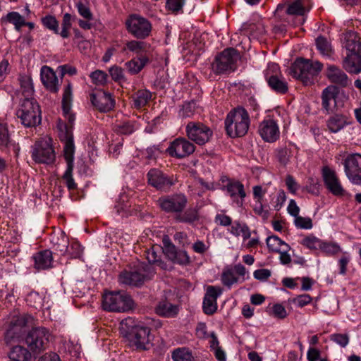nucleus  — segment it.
Returning a JSON list of instances; mask_svg holds the SVG:
<instances>
[{"label":"nucleus","mask_w":361,"mask_h":361,"mask_svg":"<svg viewBox=\"0 0 361 361\" xmlns=\"http://www.w3.org/2000/svg\"><path fill=\"white\" fill-rule=\"evenodd\" d=\"M343 47L348 51L343 61V68L349 73L361 71V39L357 32L348 31L344 35Z\"/></svg>","instance_id":"nucleus-1"},{"label":"nucleus","mask_w":361,"mask_h":361,"mask_svg":"<svg viewBox=\"0 0 361 361\" xmlns=\"http://www.w3.org/2000/svg\"><path fill=\"white\" fill-rule=\"evenodd\" d=\"M322 68L323 64L319 61L298 58L291 64L288 73L304 85H309L314 82Z\"/></svg>","instance_id":"nucleus-2"},{"label":"nucleus","mask_w":361,"mask_h":361,"mask_svg":"<svg viewBox=\"0 0 361 361\" xmlns=\"http://www.w3.org/2000/svg\"><path fill=\"white\" fill-rule=\"evenodd\" d=\"M225 128L231 137L244 136L250 126V116L247 111L238 106L230 111L225 119Z\"/></svg>","instance_id":"nucleus-3"},{"label":"nucleus","mask_w":361,"mask_h":361,"mask_svg":"<svg viewBox=\"0 0 361 361\" xmlns=\"http://www.w3.org/2000/svg\"><path fill=\"white\" fill-rule=\"evenodd\" d=\"M40 106L35 99H21L16 115L21 123L27 128L35 127L41 123Z\"/></svg>","instance_id":"nucleus-4"},{"label":"nucleus","mask_w":361,"mask_h":361,"mask_svg":"<svg viewBox=\"0 0 361 361\" xmlns=\"http://www.w3.org/2000/svg\"><path fill=\"white\" fill-rule=\"evenodd\" d=\"M133 300L125 291L105 293L102 298L104 310L110 312H127L133 307Z\"/></svg>","instance_id":"nucleus-5"},{"label":"nucleus","mask_w":361,"mask_h":361,"mask_svg":"<svg viewBox=\"0 0 361 361\" xmlns=\"http://www.w3.org/2000/svg\"><path fill=\"white\" fill-rule=\"evenodd\" d=\"M239 59V54L235 49H226L215 57L212 63V71L216 74L233 72L237 68V62Z\"/></svg>","instance_id":"nucleus-6"},{"label":"nucleus","mask_w":361,"mask_h":361,"mask_svg":"<svg viewBox=\"0 0 361 361\" xmlns=\"http://www.w3.org/2000/svg\"><path fill=\"white\" fill-rule=\"evenodd\" d=\"M125 337L129 345L139 350H148L152 345L150 329L143 325H135L128 327Z\"/></svg>","instance_id":"nucleus-7"},{"label":"nucleus","mask_w":361,"mask_h":361,"mask_svg":"<svg viewBox=\"0 0 361 361\" xmlns=\"http://www.w3.org/2000/svg\"><path fill=\"white\" fill-rule=\"evenodd\" d=\"M154 273L151 265L141 263L136 270L121 272L118 279L122 284L138 287L142 286L145 280L149 279Z\"/></svg>","instance_id":"nucleus-8"},{"label":"nucleus","mask_w":361,"mask_h":361,"mask_svg":"<svg viewBox=\"0 0 361 361\" xmlns=\"http://www.w3.org/2000/svg\"><path fill=\"white\" fill-rule=\"evenodd\" d=\"M31 157L36 164H51L56 159V154L51 145V140L40 139L31 147Z\"/></svg>","instance_id":"nucleus-9"},{"label":"nucleus","mask_w":361,"mask_h":361,"mask_svg":"<svg viewBox=\"0 0 361 361\" xmlns=\"http://www.w3.org/2000/svg\"><path fill=\"white\" fill-rule=\"evenodd\" d=\"M75 145L72 135H67L64 142L63 156L67 163L66 170L63 176L66 185L69 190H75L77 184L73 178Z\"/></svg>","instance_id":"nucleus-10"},{"label":"nucleus","mask_w":361,"mask_h":361,"mask_svg":"<svg viewBox=\"0 0 361 361\" xmlns=\"http://www.w3.org/2000/svg\"><path fill=\"white\" fill-rule=\"evenodd\" d=\"M49 336V332L46 328H33L27 333L25 343L33 353H40L47 348Z\"/></svg>","instance_id":"nucleus-11"},{"label":"nucleus","mask_w":361,"mask_h":361,"mask_svg":"<svg viewBox=\"0 0 361 361\" xmlns=\"http://www.w3.org/2000/svg\"><path fill=\"white\" fill-rule=\"evenodd\" d=\"M128 32L134 37L143 39L149 36L152 31V24L146 18L138 16L131 15L126 21Z\"/></svg>","instance_id":"nucleus-12"},{"label":"nucleus","mask_w":361,"mask_h":361,"mask_svg":"<svg viewBox=\"0 0 361 361\" xmlns=\"http://www.w3.org/2000/svg\"><path fill=\"white\" fill-rule=\"evenodd\" d=\"M264 76L269 87L277 94H284L288 91V82L280 73L278 64L272 63L268 65Z\"/></svg>","instance_id":"nucleus-13"},{"label":"nucleus","mask_w":361,"mask_h":361,"mask_svg":"<svg viewBox=\"0 0 361 361\" xmlns=\"http://www.w3.org/2000/svg\"><path fill=\"white\" fill-rule=\"evenodd\" d=\"M34 318L28 314H23L14 317L5 334L6 343L18 340L24 333V329L33 324Z\"/></svg>","instance_id":"nucleus-14"},{"label":"nucleus","mask_w":361,"mask_h":361,"mask_svg":"<svg viewBox=\"0 0 361 361\" xmlns=\"http://www.w3.org/2000/svg\"><path fill=\"white\" fill-rule=\"evenodd\" d=\"M188 137L199 145L208 142L213 132L209 127L200 122H189L185 126Z\"/></svg>","instance_id":"nucleus-15"},{"label":"nucleus","mask_w":361,"mask_h":361,"mask_svg":"<svg viewBox=\"0 0 361 361\" xmlns=\"http://www.w3.org/2000/svg\"><path fill=\"white\" fill-rule=\"evenodd\" d=\"M344 170L353 184L361 185V154L348 155L344 161Z\"/></svg>","instance_id":"nucleus-16"},{"label":"nucleus","mask_w":361,"mask_h":361,"mask_svg":"<svg viewBox=\"0 0 361 361\" xmlns=\"http://www.w3.org/2000/svg\"><path fill=\"white\" fill-rule=\"evenodd\" d=\"M188 200L183 194L161 197L157 204L166 212L180 213L186 206Z\"/></svg>","instance_id":"nucleus-17"},{"label":"nucleus","mask_w":361,"mask_h":361,"mask_svg":"<svg viewBox=\"0 0 361 361\" xmlns=\"http://www.w3.org/2000/svg\"><path fill=\"white\" fill-rule=\"evenodd\" d=\"M195 146L185 137H178L170 143L166 152L172 157L183 159L192 154Z\"/></svg>","instance_id":"nucleus-18"},{"label":"nucleus","mask_w":361,"mask_h":361,"mask_svg":"<svg viewBox=\"0 0 361 361\" xmlns=\"http://www.w3.org/2000/svg\"><path fill=\"white\" fill-rule=\"evenodd\" d=\"M322 177L326 188L336 197H342L346 195V191L343 188L335 171L328 166L322 169Z\"/></svg>","instance_id":"nucleus-19"},{"label":"nucleus","mask_w":361,"mask_h":361,"mask_svg":"<svg viewBox=\"0 0 361 361\" xmlns=\"http://www.w3.org/2000/svg\"><path fill=\"white\" fill-rule=\"evenodd\" d=\"M92 104L101 112L110 111L115 106V100L110 93L98 90L90 95Z\"/></svg>","instance_id":"nucleus-20"},{"label":"nucleus","mask_w":361,"mask_h":361,"mask_svg":"<svg viewBox=\"0 0 361 361\" xmlns=\"http://www.w3.org/2000/svg\"><path fill=\"white\" fill-rule=\"evenodd\" d=\"M338 89L335 85H329L322 92V106L327 114L334 113L340 106L337 97Z\"/></svg>","instance_id":"nucleus-21"},{"label":"nucleus","mask_w":361,"mask_h":361,"mask_svg":"<svg viewBox=\"0 0 361 361\" xmlns=\"http://www.w3.org/2000/svg\"><path fill=\"white\" fill-rule=\"evenodd\" d=\"M258 133L262 140L267 142H276L280 136L279 126L273 119H264L259 125Z\"/></svg>","instance_id":"nucleus-22"},{"label":"nucleus","mask_w":361,"mask_h":361,"mask_svg":"<svg viewBox=\"0 0 361 361\" xmlns=\"http://www.w3.org/2000/svg\"><path fill=\"white\" fill-rule=\"evenodd\" d=\"M222 288L209 286L203 300V311L206 314H213L217 310V298L222 294Z\"/></svg>","instance_id":"nucleus-23"},{"label":"nucleus","mask_w":361,"mask_h":361,"mask_svg":"<svg viewBox=\"0 0 361 361\" xmlns=\"http://www.w3.org/2000/svg\"><path fill=\"white\" fill-rule=\"evenodd\" d=\"M164 252L166 257L173 263L180 265H186L190 262V257L185 250H177L176 246L170 240L164 239Z\"/></svg>","instance_id":"nucleus-24"},{"label":"nucleus","mask_w":361,"mask_h":361,"mask_svg":"<svg viewBox=\"0 0 361 361\" xmlns=\"http://www.w3.org/2000/svg\"><path fill=\"white\" fill-rule=\"evenodd\" d=\"M325 75L329 81L337 87H346L351 85V80L346 73L335 65H328Z\"/></svg>","instance_id":"nucleus-25"},{"label":"nucleus","mask_w":361,"mask_h":361,"mask_svg":"<svg viewBox=\"0 0 361 361\" xmlns=\"http://www.w3.org/2000/svg\"><path fill=\"white\" fill-rule=\"evenodd\" d=\"M148 183L157 190H166L173 185L170 178L157 169H152L147 174Z\"/></svg>","instance_id":"nucleus-26"},{"label":"nucleus","mask_w":361,"mask_h":361,"mask_svg":"<svg viewBox=\"0 0 361 361\" xmlns=\"http://www.w3.org/2000/svg\"><path fill=\"white\" fill-rule=\"evenodd\" d=\"M40 76L42 84L49 91L53 93H56L59 91V82L53 69L47 66H42Z\"/></svg>","instance_id":"nucleus-27"},{"label":"nucleus","mask_w":361,"mask_h":361,"mask_svg":"<svg viewBox=\"0 0 361 361\" xmlns=\"http://www.w3.org/2000/svg\"><path fill=\"white\" fill-rule=\"evenodd\" d=\"M225 188L233 200L235 202L238 206L242 205L243 200L246 195L243 185L239 181L228 180Z\"/></svg>","instance_id":"nucleus-28"},{"label":"nucleus","mask_w":361,"mask_h":361,"mask_svg":"<svg viewBox=\"0 0 361 361\" xmlns=\"http://www.w3.org/2000/svg\"><path fill=\"white\" fill-rule=\"evenodd\" d=\"M35 268L37 270L47 269L51 267L52 252L49 250L40 251L33 255Z\"/></svg>","instance_id":"nucleus-29"},{"label":"nucleus","mask_w":361,"mask_h":361,"mask_svg":"<svg viewBox=\"0 0 361 361\" xmlns=\"http://www.w3.org/2000/svg\"><path fill=\"white\" fill-rule=\"evenodd\" d=\"M309 0H290L288 3L286 13L288 15L303 16L310 10L307 6Z\"/></svg>","instance_id":"nucleus-30"},{"label":"nucleus","mask_w":361,"mask_h":361,"mask_svg":"<svg viewBox=\"0 0 361 361\" xmlns=\"http://www.w3.org/2000/svg\"><path fill=\"white\" fill-rule=\"evenodd\" d=\"M326 127L332 133H336L348 124L347 117L343 114H335L326 120Z\"/></svg>","instance_id":"nucleus-31"},{"label":"nucleus","mask_w":361,"mask_h":361,"mask_svg":"<svg viewBox=\"0 0 361 361\" xmlns=\"http://www.w3.org/2000/svg\"><path fill=\"white\" fill-rule=\"evenodd\" d=\"M155 312L164 317H173L178 312V307L173 305L167 300H162L159 302L156 308Z\"/></svg>","instance_id":"nucleus-32"},{"label":"nucleus","mask_w":361,"mask_h":361,"mask_svg":"<svg viewBox=\"0 0 361 361\" xmlns=\"http://www.w3.org/2000/svg\"><path fill=\"white\" fill-rule=\"evenodd\" d=\"M149 44L147 42L141 40H130L128 41L122 51L124 52L126 50H128L130 52H133L137 55L140 56H146L144 54H146L147 50L149 48Z\"/></svg>","instance_id":"nucleus-33"},{"label":"nucleus","mask_w":361,"mask_h":361,"mask_svg":"<svg viewBox=\"0 0 361 361\" xmlns=\"http://www.w3.org/2000/svg\"><path fill=\"white\" fill-rule=\"evenodd\" d=\"M149 59L147 56H140L136 59H133L125 63L129 73L136 75L139 73L142 68L149 63Z\"/></svg>","instance_id":"nucleus-34"},{"label":"nucleus","mask_w":361,"mask_h":361,"mask_svg":"<svg viewBox=\"0 0 361 361\" xmlns=\"http://www.w3.org/2000/svg\"><path fill=\"white\" fill-rule=\"evenodd\" d=\"M30 352L21 345H16L8 353V357L16 361H30L31 359Z\"/></svg>","instance_id":"nucleus-35"},{"label":"nucleus","mask_w":361,"mask_h":361,"mask_svg":"<svg viewBox=\"0 0 361 361\" xmlns=\"http://www.w3.org/2000/svg\"><path fill=\"white\" fill-rule=\"evenodd\" d=\"M152 94L147 90H140L132 96L133 105L135 108L140 109L145 106L151 99Z\"/></svg>","instance_id":"nucleus-36"},{"label":"nucleus","mask_w":361,"mask_h":361,"mask_svg":"<svg viewBox=\"0 0 361 361\" xmlns=\"http://www.w3.org/2000/svg\"><path fill=\"white\" fill-rule=\"evenodd\" d=\"M1 21L13 24L17 31H20L21 27L25 25L23 16L16 11L9 12L6 16L1 18Z\"/></svg>","instance_id":"nucleus-37"},{"label":"nucleus","mask_w":361,"mask_h":361,"mask_svg":"<svg viewBox=\"0 0 361 361\" xmlns=\"http://www.w3.org/2000/svg\"><path fill=\"white\" fill-rule=\"evenodd\" d=\"M114 131L121 135H130L135 130V122L130 120L118 121L114 127Z\"/></svg>","instance_id":"nucleus-38"},{"label":"nucleus","mask_w":361,"mask_h":361,"mask_svg":"<svg viewBox=\"0 0 361 361\" xmlns=\"http://www.w3.org/2000/svg\"><path fill=\"white\" fill-rule=\"evenodd\" d=\"M267 245L269 250L272 252H281L283 247L290 250V247L276 235L269 236L267 238Z\"/></svg>","instance_id":"nucleus-39"},{"label":"nucleus","mask_w":361,"mask_h":361,"mask_svg":"<svg viewBox=\"0 0 361 361\" xmlns=\"http://www.w3.org/2000/svg\"><path fill=\"white\" fill-rule=\"evenodd\" d=\"M316 47L320 54L326 57H331L334 52L331 44L323 36H319L316 39Z\"/></svg>","instance_id":"nucleus-40"},{"label":"nucleus","mask_w":361,"mask_h":361,"mask_svg":"<svg viewBox=\"0 0 361 361\" xmlns=\"http://www.w3.org/2000/svg\"><path fill=\"white\" fill-rule=\"evenodd\" d=\"M242 30L249 33L254 37H258L265 33V29L262 23H244L242 25Z\"/></svg>","instance_id":"nucleus-41"},{"label":"nucleus","mask_w":361,"mask_h":361,"mask_svg":"<svg viewBox=\"0 0 361 361\" xmlns=\"http://www.w3.org/2000/svg\"><path fill=\"white\" fill-rule=\"evenodd\" d=\"M172 359L173 361H194L192 353L185 348L176 349L172 353Z\"/></svg>","instance_id":"nucleus-42"},{"label":"nucleus","mask_w":361,"mask_h":361,"mask_svg":"<svg viewBox=\"0 0 361 361\" xmlns=\"http://www.w3.org/2000/svg\"><path fill=\"white\" fill-rule=\"evenodd\" d=\"M20 88L23 98L21 99H35L33 85L30 79L25 78L20 81Z\"/></svg>","instance_id":"nucleus-43"},{"label":"nucleus","mask_w":361,"mask_h":361,"mask_svg":"<svg viewBox=\"0 0 361 361\" xmlns=\"http://www.w3.org/2000/svg\"><path fill=\"white\" fill-rule=\"evenodd\" d=\"M319 250L326 255H334L341 251L340 245L334 242L322 241Z\"/></svg>","instance_id":"nucleus-44"},{"label":"nucleus","mask_w":361,"mask_h":361,"mask_svg":"<svg viewBox=\"0 0 361 361\" xmlns=\"http://www.w3.org/2000/svg\"><path fill=\"white\" fill-rule=\"evenodd\" d=\"M109 71L112 80L115 82L119 84H123L127 82V79L125 77L122 68L114 66L109 68Z\"/></svg>","instance_id":"nucleus-45"},{"label":"nucleus","mask_w":361,"mask_h":361,"mask_svg":"<svg viewBox=\"0 0 361 361\" xmlns=\"http://www.w3.org/2000/svg\"><path fill=\"white\" fill-rule=\"evenodd\" d=\"M322 240L314 236L308 235L304 238L300 243L308 249L317 250H319Z\"/></svg>","instance_id":"nucleus-46"},{"label":"nucleus","mask_w":361,"mask_h":361,"mask_svg":"<svg viewBox=\"0 0 361 361\" xmlns=\"http://www.w3.org/2000/svg\"><path fill=\"white\" fill-rule=\"evenodd\" d=\"M43 25L47 29L53 31L55 34L59 35V22L53 16H46L42 18Z\"/></svg>","instance_id":"nucleus-47"},{"label":"nucleus","mask_w":361,"mask_h":361,"mask_svg":"<svg viewBox=\"0 0 361 361\" xmlns=\"http://www.w3.org/2000/svg\"><path fill=\"white\" fill-rule=\"evenodd\" d=\"M72 97V85L68 83L63 90L62 106L64 113L67 114L71 109V102Z\"/></svg>","instance_id":"nucleus-48"},{"label":"nucleus","mask_w":361,"mask_h":361,"mask_svg":"<svg viewBox=\"0 0 361 361\" xmlns=\"http://www.w3.org/2000/svg\"><path fill=\"white\" fill-rule=\"evenodd\" d=\"M221 281L224 286L230 288L232 285L238 282V277L232 269H228L223 271Z\"/></svg>","instance_id":"nucleus-49"},{"label":"nucleus","mask_w":361,"mask_h":361,"mask_svg":"<svg viewBox=\"0 0 361 361\" xmlns=\"http://www.w3.org/2000/svg\"><path fill=\"white\" fill-rule=\"evenodd\" d=\"M90 78L93 83L97 85H104L106 83L108 75L101 70H96L91 73Z\"/></svg>","instance_id":"nucleus-50"},{"label":"nucleus","mask_w":361,"mask_h":361,"mask_svg":"<svg viewBox=\"0 0 361 361\" xmlns=\"http://www.w3.org/2000/svg\"><path fill=\"white\" fill-rule=\"evenodd\" d=\"M176 219L180 222L192 223L197 219V216L195 210L188 209L184 213L177 215Z\"/></svg>","instance_id":"nucleus-51"},{"label":"nucleus","mask_w":361,"mask_h":361,"mask_svg":"<svg viewBox=\"0 0 361 361\" xmlns=\"http://www.w3.org/2000/svg\"><path fill=\"white\" fill-rule=\"evenodd\" d=\"M10 142L7 124L0 122V146L7 147Z\"/></svg>","instance_id":"nucleus-52"},{"label":"nucleus","mask_w":361,"mask_h":361,"mask_svg":"<svg viewBox=\"0 0 361 361\" xmlns=\"http://www.w3.org/2000/svg\"><path fill=\"white\" fill-rule=\"evenodd\" d=\"M72 16L70 13H65L63 17L62 30L59 32V35L63 38H68L69 37V29L71 27Z\"/></svg>","instance_id":"nucleus-53"},{"label":"nucleus","mask_w":361,"mask_h":361,"mask_svg":"<svg viewBox=\"0 0 361 361\" xmlns=\"http://www.w3.org/2000/svg\"><path fill=\"white\" fill-rule=\"evenodd\" d=\"M54 249L59 252L60 255H63L68 251V239L61 234V238H58L56 242L53 241Z\"/></svg>","instance_id":"nucleus-54"},{"label":"nucleus","mask_w":361,"mask_h":361,"mask_svg":"<svg viewBox=\"0 0 361 361\" xmlns=\"http://www.w3.org/2000/svg\"><path fill=\"white\" fill-rule=\"evenodd\" d=\"M277 157L279 162L283 165H286L290 161L292 155L291 151L287 147H280L276 149Z\"/></svg>","instance_id":"nucleus-55"},{"label":"nucleus","mask_w":361,"mask_h":361,"mask_svg":"<svg viewBox=\"0 0 361 361\" xmlns=\"http://www.w3.org/2000/svg\"><path fill=\"white\" fill-rule=\"evenodd\" d=\"M78 13L85 20H93V14L90 8L81 1H78L75 5Z\"/></svg>","instance_id":"nucleus-56"},{"label":"nucleus","mask_w":361,"mask_h":361,"mask_svg":"<svg viewBox=\"0 0 361 361\" xmlns=\"http://www.w3.org/2000/svg\"><path fill=\"white\" fill-rule=\"evenodd\" d=\"M27 301L36 309L43 305V298L37 292H31L27 295Z\"/></svg>","instance_id":"nucleus-57"},{"label":"nucleus","mask_w":361,"mask_h":361,"mask_svg":"<svg viewBox=\"0 0 361 361\" xmlns=\"http://www.w3.org/2000/svg\"><path fill=\"white\" fill-rule=\"evenodd\" d=\"M294 224L298 228L311 229L312 228V221L310 217L298 216L294 219Z\"/></svg>","instance_id":"nucleus-58"},{"label":"nucleus","mask_w":361,"mask_h":361,"mask_svg":"<svg viewBox=\"0 0 361 361\" xmlns=\"http://www.w3.org/2000/svg\"><path fill=\"white\" fill-rule=\"evenodd\" d=\"M330 339L342 348H345L349 343V336L346 334H331L330 336Z\"/></svg>","instance_id":"nucleus-59"},{"label":"nucleus","mask_w":361,"mask_h":361,"mask_svg":"<svg viewBox=\"0 0 361 361\" xmlns=\"http://www.w3.org/2000/svg\"><path fill=\"white\" fill-rule=\"evenodd\" d=\"M83 248L77 242L73 243L70 247H68L67 252L71 258H80L82 256Z\"/></svg>","instance_id":"nucleus-60"},{"label":"nucleus","mask_w":361,"mask_h":361,"mask_svg":"<svg viewBox=\"0 0 361 361\" xmlns=\"http://www.w3.org/2000/svg\"><path fill=\"white\" fill-rule=\"evenodd\" d=\"M145 257L150 264H157L161 268H164V262L159 259V256L153 250H147V251H145Z\"/></svg>","instance_id":"nucleus-61"},{"label":"nucleus","mask_w":361,"mask_h":361,"mask_svg":"<svg viewBox=\"0 0 361 361\" xmlns=\"http://www.w3.org/2000/svg\"><path fill=\"white\" fill-rule=\"evenodd\" d=\"M253 211L255 214L259 216L263 221H267L269 217V212L268 209H264L262 204L257 202L253 207Z\"/></svg>","instance_id":"nucleus-62"},{"label":"nucleus","mask_w":361,"mask_h":361,"mask_svg":"<svg viewBox=\"0 0 361 361\" xmlns=\"http://www.w3.org/2000/svg\"><path fill=\"white\" fill-rule=\"evenodd\" d=\"M272 314L278 319H284L288 314L285 307L281 304H274L272 307Z\"/></svg>","instance_id":"nucleus-63"},{"label":"nucleus","mask_w":361,"mask_h":361,"mask_svg":"<svg viewBox=\"0 0 361 361\" xmlns=\"http://www.w3.org/2000/svg\"><path fill=\"white\" fill-rule=\"evenodd\" d=\"M312 301V298L308 294H302L298 295V297L293 298V302L298 307H302Z\"/></svg>","instance_id":"nucleus-64"}]
</instances>
